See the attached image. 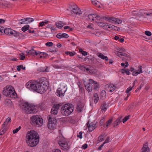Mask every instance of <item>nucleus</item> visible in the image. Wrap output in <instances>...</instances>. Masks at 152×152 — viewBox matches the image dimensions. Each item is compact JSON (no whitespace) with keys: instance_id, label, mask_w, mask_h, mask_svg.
I'll list each match as a JSON object with an SVG mask.
<instances>
[{"instance_id":"obj_50","label":"nucleus","mask_w":152,"mask_h":152,"mask_svg":"<svg viewBox=\"0 0 152 152\" xmlns=\"http://www.w3.org/2000/svg\"><path fill=\"white\" fill-rule=\"evenodd\" d=\"M121 56H124L125 57V58L126 59V58H128L129 56L127 54H126L124 53H122L121 52Z\"/></svg>"},{"instance_id":"obj_15","label":"nucleus","mask_w":152,"mask_h":152,"mask_svg":"<svg viewBox=\"0 0 152 152\" xmlns=\"http://www.w3.org/2000/svg\"><path fill=\"white\" fill-rule=\"evenodd\" d=\"M65 91H63L61 88H58L56 92V95L60 97H62L64 96Z\"/></svg>"},{"instance_id":"obj_24","label":"nucleus","mask_w":152,"mask_h":152,"mask_svg":"<svg viewBox=\"0 0 152 152\" xmlns=\"http://www.w3.org/2000/svg\"><path fill=\"white\" fill-rule=\"evenodd\" d=\"M146 11L143 10H140L137 13L134 14L135 15L139 16H144L145 15Z\"/></svg>"},{"instance_id":"obj_64","label":"nucleus","mask_w":152,"mask_h":152,"mask_svg":"<svg viewBox=\"0 0 152 152\" xmlns=\"http://www.w3.org/2000/svg\"><path fill=\"white\" fill-rule=\"evenodd\" d=\"M82 54L83 55L85 56H86L88 54L87 52L85 51H83V52Z\"/></svg>"},{"instance_id":"obj_42","label":"nucleus","mask_w":152,"mask_h":152,"mask_svg":"<svg viewBox=\"0 0 152 152\" xmlns=\"http://www.w3.org/2000/svg\"><path fill=\"white\" fill-rule=\"evenodd\" d=\"M20 128L21 127L19 126L18 128H16V129L13 130V133L14 134L17 133Z\"/></svg>"},{"instance_id":"obj_5","label":"nucleus","mask_w":152,"mask_h":152,"mask_svg":"<svg viewBox=\"0 0 152 152\" xmlns=\"http://www.w3.org/2000/svg\"><path fill=\"white\" fill-rule=\"evenodd\" d=\"M94 16L96 20H100L101 19H104L113 23H115L119 24L121 23L122 22V20L115 18L112 17L107 18L106 17H101L99 16L96 15H95Z\"/></svg>"},{"instance_id":"obj_13","label":"nucleus","mask_w":152,"mask_h":152,"mask_svg":"<svg viewBox=\"0 0 152 152\" xmlns=\"http://www.w3.org/2000/svg\"><path fill=\"white\" fill-rule=\"evenodd\" d=\"M26 53H27L26 55L28 56H30L31 55L34 56L41 55V53L39 51H36L32 48L30 50L26 51Z\"/></svg>"},{"instance_id":"obj_49","label":"nucleus","mask_w":152,"mask_h":152,"mask_svg":"<svg viewBox=\"0 0 152 152\" xmlns=\"http://www.w3.org/2000/svg\"><path fill=\"white\" fill-rule=\"evenodd\" d=\"M112 119H110L107 122V125L106 126L107 128L108 126V125L112 123Z\"/></svg>"},{"instance_id":"obj_38","label":"nucleus","mask_w":152,"mask_h":152,"mask_svg":"<svg viewBox=\"0 0 152 152\" xmlns=\"http://www.w3.org/2000/svg\"><path fill=\"white\" fill-rule=\"evenodd\" d=\"M79 69L83 71H85L86 67L83 65H80L77 66Z\"/></svg>"},{"instance_id":"obj_14","label":"nucleus","mask_w":152,"mask_h":152,"mask_svg":"<svg viewBox=\"0 0 152 152\" xmlns=\"http://www.w3.org/2000/svg\"><path fill=\"white\" fill-rule=\"evenodd\" d=\"M87 124L88 130L90 132L92 131L96 127V124L92 122L89 124V121H88Z\"/></svg>"},{"instance_id":"obj_4","label":"nucleus","mask_w":152,"mask_h":152,"mask_svg":"<svg viewBox=\"0 0 152 152\" xmlns=\"http://www.w3.org/2000/svg\"><path fill=\"white\" fill-rule=\"evenodd\" d=\"M31 123L33 125L39 127L43 124V119L39 115H34L31 118Z\"/></svg>"},{"instance_id":"obj_3","label":"nucleus","mask_w":152,"mask_h":152,"mask_svg":"<svg viewBox=\"0 0 152 152\" xmlns=\"http://www.w3.org/2000/svg\"><path fill=\"white\" fill-rule=\"evenodd\" d=\"M74 109V105L70 103H67L62 106L61 111V114L64 116L70 115Z\"/></svg>"},{"instance_id":"obj_57","label":"nucleus","mask_w":152,"mask_h":152,"mask_svg":"<svg viewBox=\"0 0 152 152\" xmlns=\"http://www.w3.org/2000/svg\"><path fill=\"white\" fill-rule=\"evenodd\" d=\"M82 132H80L79 133V135H77V136L78 137H79L80 139H81L82 138Z\"/></svg>"},{"instance_id":"obj_52","label":"nucleus","mask_w":152,"mask_h":152,"mask_svg":"<svg viewBox=\"0 0 152 152\" xmlns=\"http://www.w3.org/2000/svg\"><path fill=\"white\" fill-rule=\"evenodd\" d=\"M105 119V118L104 117H103L102 119L101 120L100 122V124L101 126H102V124L104 122V121Z\"/></svg>"},{"instance_id":"obj_45","label":"nucleus","mask_w":152,"mask_h":152,"mask_svg":"<svg viewBox=\"0 0 152 152\" xmlns=\"http://www.w3.org/2000/svg\"><path fill=\"white\" fill-rule=\"evenodd\" d=\"M145 34L147 36H150L151 35V32L148 31H146L145 32Z\"/></svg>"},{"instance_id":"obj_41","label":"nucleus","mask_w":152,"mask_h":152,"mask_svg":"<svg viewBox=\"0 0 152 152\" xmlns=\"http://www.w3.org/2000/svg\"><path fill=\"white\" fill-rule=\"evenodd\" d=\"M93 87L94 89H96L98 88V85H97V82L96 83H93Z\"/></svg>"},{"instance_id":"obj_6","label":"nucleus","mask_w":152,"mask_h":152,"mask_svg":"<svg viewBox=\"0 0 152 152\" xmlns=\"http://www.w3.org/2000/svg\"><path fill=\"white\" fill-rule=\"evenodd\" d=\"M13 88L12 86H9L6 89H4L3 91V94L7 97L11 98H15L16 94L13 91Z\"/></svg>"},{"instance_id":"obj_16","label":"nucleus","mask_w":152,"mask_h":152,"mask_svg":"<svg viewBox=\"0 0 152 152\" xmlns=\"http://www.w3.org/2000/svg\"><path fill=\"white\" fill-rule=\"evenodd\" d=\"M148 142H146L145 143L143 144V147L142 148V151L143 152H149V149L148 147Z\"/></svg>"},{"instance_id":"obj_33","label":"nucleus","mask_w":152,"mask_h":152,"mask_svg":"<svg viewBox=\"0 0 152 152\" xmlns=\"http://www.w3.org/2000/svg\"><path fill=\"white\" fill-rule=\"evenodd\" d=\"M65 53L67 55H69L70 56H73L76 54V53L75 52L69 51H66L65 52Z\"/></svg>"},{"instance_id":"obj_34","label":"nucleus","mask_w":152,"mask_h":152,"mask_svg":"<svg viewBox=\"0 0 152 152\" xmlns=\"http://www.w3.org/2000/svg\"><path fill=\"white\" fill-rule=\"evenodd\" d=\"M94 15H95L94 14H90L88 15V18L89 19V20H92L94 21V18H95V17L94 16Z\"/></svg>"},{"instance_id":"obj_8","label":"nucleus","mask_w":152,"mask_h":152,"mask_svg":"<svg viewBox=\"0 0 152 152\" xmlns=\"http://www.w3.org/2000/svg\"><path fill=\"white\" fill-rule=\"evenodd\" d=\"M96 83V82L94 81L91 79H89V82H87L85 80L83 81V83L85 85V87L88 92L92 91L93 87V83Z\"/></svg>"},{"instance_id":"obj_29","label":"nucleus","mask_w":152,"mask_h":152,"mask_svg":"<svg viewBox=\"0 0 152 152\" xmlns=\"http://www.w3.org/2000/svg\"><path fill=\"white\" fill-rule=\"evenodd\" d=\"M11 121V118L10 117L7 118L6 119L5 121L4 122L3 124V126H6L7 125V124Z\"/></svg>"},{"instance_id":"obj_2","label":"nucleus","mask_w":152,"mask_h":152,"mask_svg":"<svg viewBox=\"0 0 152 152\" xmlns=\"http://www.w3.org/2000/svg\"><path fill=\"white\" fill-rule=\"evenodd\" d=\"M26 139L27 144L31 147L36 146L39 141V137L38 133L34 130L28 132Z\"/></svg>"},{"instance_id":"obj_46","label":"nucleus","mask_w":152,"mask_h":152,"mask_svg":"<svg viewBox=\"0 0 152 152\" xmlns=\"http://www.w3.org/2000/svg\"><path fill=\"white\" fill-rule=\"evenodd\" d=\"M133 87V86H132V87H129V88H127L126 91V92L127 94H129V91L132 90Z\"/></svg>"},{"instance_id":"obj_35","label":"nucleus","mask_w":152,"mask_h":152,"mask_svg":"<svg viewBox=\"0 0 152 152\" xmlns=\"http://www.w3.org/2000/svg\"><path fill=\"white\" fill-rule=\"evenodd\" d=\"M142 70H140L139 72H136V71H134L132 73V75L133 76H137L139 74L142 73Z\"/></svg>"},{"instance_id":"obj_55","label":"nucleus","mask_w":152,"mask_h":152,"mask_svg":"<svg viewBox=\"0 0 152 152\" xmlns=\"http://www.w3.org/2000/svg\"><path fill=\"white\" fill-rule=\"evenodd\" d=\"M26 36V34H20V39L24 38H25Z\"/></svg>"},{"instance_id":"obj_19","label":"nucleus","mask_w":152,"mask_h":152,"mask_svg":"<svg viewBox=\"0 0 152 152\" xmlns=\"http://www.w3.org/2000/svg\"><path fill=\"white\" fill-rule=\"evenodd\" d=\"M13 30L10 28H7L4 30V34L7 35H11V34L13 31Z\"/></svg>"},{"instance_id":"obj_39","label":"nucleus","mask_w":152,"mask_h":152,"mask_svg":"<svg viewBox=\"0 0 152 152\" xmlns=\"http://www.w3.org/2000/svg\"><path fill=\"white\" fill-rule=\"evenodd\" d=\"M106 94L105 91L102 90L101 92L100 95L102 97H105L106 96Z\"/></svg>"},{"instance_id":"obj_9","label":"nucleus","mask_w":152,"mask_h":152,"mask_svg":"<svg viewBox=\"0 0 152 152\" xmlns=\"http://www.w3.org/2000/svg\"><path fill=\"white\" fill-rule=\"evenodd\" d=\"M48 117V126L49 129H51L56 126L57 121L56 119L53 118L51 115H49Z\"/></svg>"},{"instance_id":"obj_60","label":"nucleus","mask_w":152,"mask_h":152,"mask_svg":"<svg viewBox=\"0 0 152 152\" xmlns=\"http://www.w3.org/2000/svg\"><path fill=\"white\" fill-rule=\"evenodd\" d=\"M99 23V25L100 26H104L105 25V23Z\"/></svg>"},{"instance_id":"obj_36","label":"nucleus","mask_w":152,"mask_h":152,"mask_svg":"<svg viewBox=\"0 0 152 152\" xmlns=\"http://www.w3.org/2000/svg\"><path fill=\"white\" fill-rule=\"evenodd\" d=\"M26 22H26V23H29L31 22L34 21V19L31 18H26Z\"/></svg>"},{"instance_id":"obj_30","label":"nucleus","mask_w":152,"mask_h":152,"mask_svg":"<svg viewBox=\"0 0 152 152\" xmlns=\"http://www.w3.org/2000/svg\"><path fill=\"white\" fill-rule=\"evenodd\" d=\"M53 67L55 69H64L65 68H66L63 65L59 66L58 65H55L53 66Z\"/></svg>"},{"instance_id":"obj_43","label":"nucleus","mask_w":152,"mask_h":152,"mask_svg":"<svg viewBox=\"0 0 152 152\" xmlns=\"http://www.w3.org/2000/svg\"><path fill=\"white\" fill-rule=\"evenodd\" d=\"M19 55L20 57V59L21 60H23L25 59V57L24 56V53H22L21 54H20Z\"/></svg>"},{"instance_id":"obj_1","label":"nucleus","mask_w":152,"mask_h":152,"mask_svg":"<svg viewBox=\"0 0 152 152\" xmlns=\"http://www.w3.org/2000/svg\"><path fill=\"white\" fill-rule=\"evenodd\" d=\"M49 85L48 82L46 80L43 81L39 80V82L29 81L26 85L27 88L30 90L42 94L47 89Z\"/></svg>"},{"instance_id":"obj_58","label":"nucleus","mask_w":152,"mask_h":152,"mask_svg":"<svg viewBox=\"0 0 152 152\" xmlns=\"http://www.w3.org/2000/svg\"><path fill=\"white\" fill-rule=\"evenodd\" d=\"M115 53L118 56H119V55H121V52L117 51H115Z\"/></svg>"},{"instance_id":"obj_40","label":"nucleus","mask_w":152,"mask_h":152,"mask_svg":"<svg viewBox=\"0 0 152 152\" xmlns=\"http://www.w3.org/2000/svg\"><path fill=\"white\" fill-rule=\"evenodd\" d=\"M20 23L21 24H26V23H25V22H26V18L23 19H21L20 20Z\"/></svg>"},{"instance_id":"obj_32","label":"nucleus","mask_w":152,"mask_h":152,"mask_svg":"<svg viewBox=\"0 0 152 152\" xmlns=\"http://www.w3.org/2000/svg\"><path fill=\"white\" fill-rule=\"evenodd\" d=\"M6 126H4V127L3 126V125H2V128L1 130L0 135H3L4 133L6 131Z\"/></svg>"},{"instance_id":"obj_44","label":"nucleus","mask_w":152,"mask_h":152,"mask_svg":"<svg viewBox=\"0 0 152 152\" xmlns=\"http://www.w3.org/2000/svg\"><path fill=\"white\" fill-rule=\"evenodd\" d=\"M110 138L109 137H107L105 141L104 142V143L105 144L106 143L109 142H110Z\"/></svg>"},{"instance_id":"obj_23","label":"nucleus","mask_w":152,"mask_h":152,"mask_svg":"<svg viewBox=\"0 0 152 152\" xmlns=\"http://www.w3.org/2000/svg\"><path fill=\"white\" fill-rule=\"evenodd\" d=\"M98 56L102 59H104L105 61H107L108 60V57L107 56H104L102 53H99L97 54Z\"/></svg>"},{"instance_id":"obj_53","label":"nucleus","mask_w":152,"mask_h":152,"mask_svg":"<svg viewBox=\"0 0 152 152\" xmlns=\"http://www.w3.org/2000/svg\"><path fill=\"white\" fill-rule=\"evenodd\" d=\"M125 29L127 31H130L133 33L135 31L133 29L132 27L130 28H126Z\"/></svg>"},{"instance_id":"obj_25","label":"nucleus","mask_w":152,"mask_h":152,"mask_svg":"<svg viewBox=\"0 0 152 152\" xmlns=\"http://www.w3.org/2000/svg\"><path fill=\"white\" fill-rule=\"evenodd\" d=\"M64 23L60 21L55 23V25L58 28H61L64 26Z\"/></svg>"},{"instance_id":"obj_51","label":"nucleus","mask_w":152,"mask_h":152,"mask_svg":"<svg viewBox=\"0 0 152 152\" xmlns=\"http://www.w3.org/2000/svg\"><path fill=\"white\" fill-rule=\"evenodd\" d=\"M129 116H126L124 118V119L123 120V123H125V122H126L129 118Z\"/></svg>"},{"instance_id":"obj_17","label":"nucleus","mask_w":152,"mask_h":152,"mask_svg":"<svg viewBox=\"0 0 152 152\" xmlns=\"http://www.w3.org/2000/svg\"><path fill=\"white\" fill-rule=\"evenodd\" d=\"M84 105L81 102H79L78 103L76 107L77 111L80 112L83 109Z\"/></svg>"},{"instance_id":"obj_59","label":"nucleus","mask_w":152,"mask_h":152,"mask_svg":"<svg viewBox=\"0 0 152 152\" xmlns=\"http://www.w3.org/2000/svg\"><path fill=\"white\" fill-rule=\"evenodd\" d=\"M44 25V23L43 21L39 23V27H40V26L42 27Z\"/></svg>"},{"instance_id":"obj_48","label":"nucleus","mask_w":152,"mask_h":152,"mask_svg":"<svg viewBox=\"0 0 152 152\" xmlns=\"http://www.w3.org/2000/svg\"><path fill=\"white\" fill-rule=\"evenodd\" d=\"M53 43L52 42H48L45 44V45L48 47H50L53 45Z\"/></svg>"},{"instance_id":"obj_37","label":"nucleus","mask_w":152,"mask_h":152,"mask_svg":"<svg viewBox=\"0 0 152 152\" xmlns=\"http://www.w3.org/2000/svg\"><path fill=\"white\" fill-rule=\"evenodd\" d=\"M29 26L26 25L23 27L21 29L24 32L28 30L29 28Z\"/></svg>"},{"instance_id":"obj_10","label":"nucleus","mask_w":152,"mask_h":152,"mask_svg":"<svg viewBox=\"0 0 152 152\" xmlns=\"http://www.w3.org/2000/svg\"><path fill=\"white\" fill-rule=\"evenodd\" d=\"M61 140H58V143L61 146V149L63 150H68L69 148V146L67 142L64 141L63 137H61Z\"/></svg>"},{"instance_id":"obj_12","label":"nucleus","mask_w":152,"mask_h":152,"mask_svg":"<svg viewBox=\"0 0 152 152\" xmlns=\"http://www.w3.org/2000/svg\"><path fill=\"white\" fill-rule=\"evenodd\" d=\"M61 106V105L59 104H54L51 109V114L53 115L57 114L59 107Z\"/></svg>"},{"instance_id":"obj_62","label":"nucleus","mask_w":152,"mask_h":152,"mask_svg":"<svg viewBox=\"0 0 152 152\" xmlns=\"http://www.w3.org/2000/svg\"><path fill=\"white\" fill-rule=\"evenodd\" d=\"M105 144L103 142L102 144V145H101L99 147L98 149L99 150H101V149H102V148L103 147V146H104V144Z\"/></svg>"},{"instance_id":"obj_47","label":"nucleus","mask_w":152,"mask_h":152,"mask_svg":"<svg viewBox=\"0 0 152 152\" xmlns=\"http://www.w3.org/2000/svg\"><path fill=\"white\" fill-rule=\"evenodd\" d=\"M40 71L42 72H47L49 71V69L47 67L45 69H41L40 70Z\"/></svg>"},{"instance_id":"obj_61","label":"nucleus","mask_w":152,"mask_h":152,"mask_svg":"<svg viewBox=\"0 0 152 152\" xmlns=\"http://www.w3.org/2000/svg\"><path fill=\"white\" fill-rule=\"evenodd\" d=\"M113 88H112V89H110L109 91L110 92H112L113 91H114L115 89V86H113Z\"/></svg>"},{"instance_id":"obj_22","label":"nucleus","mask_w":152,"mask_h":152,"mask_svg":"<svg viewBox=\"0 0 152 152\" xmlns=\"http://www.w3.org/2000/svg\"><path fill=\"white\" fill-rule=\"evenodd\" d=\"M108 28L110 29H111L113 30H115L116 31H118L119 29L120 28L117 26H116L114 25H108Z\"/></svg>"},{"instance_id":"obj_7","label":"nucleus","mask_w":152,"mask_h":152,"mask_svg":"<svg viewBox=\"0 0 152 152\" xmlns=\"http://www.w3.org/2000/svg\"><path fill=\"white\" fill-rule=\"evenodd\" d=\"M23 108L26 110L27 113H36L37 110L33 106L30 105L27 103H24L23 105Z\"/></svg>"},{"instance_id":"obj_28","label":"nucleus","mask_w":152,"mask_h":152,"mask_svg":"<svg viewBox=\"0 0 152 152\" xmlns=\"http://www.w3.org/2000/svg\"><path fill=\"white\" fill-rule=\"evenodd\" d=\"M92 4L97 7H100L99 3L96 0H91Z\"/></svg>"},{"instance_id":"obj_21","label":"nucleus","mask_w":152,"mask_h":152,"mask_svg":"<svg viewBox=\"0 0 152 152\" xmlns=\"http://www.w3.org/2000/svg\"><path fill=\"white\" fill-rule=\"evenodd\" d=\"M11 35H13L15 37L18 38V39H20V33L18 32L13 30V31Z\"/></svg>"},{"instance_id":"obj_26","label":"nucleus","mask_w":152,"mask_h":152,"mask_svg":"<svg viewBox=\"0 0 152 152\" xmlns=\"http://www.w3.org/2000/svg\"><path fill=\"white\" fill-rule=\"evenodd\" d=\"M121 118H118L114 122L113 125L114 127H115V126H117L118 124H120L121 122Z\"/></svg>"},{"instance_id":"obj_54","label":"nucleus","mask_w":152,"mask_h":152,"mask_svg":"<svg viewBox=\"0 0 152 152\" xmlns=\"http://www.w3.org/2000/svg\"><path fill=\"white\" fill-rule=\"evenodd\" d=\"M98 140L100 142H101L104 140V139L103 136H99L98 138Z\"/></svg>"},{"instance_id":"obj_63","label":"nucleus","mask_w":152,"mask_h":152,"mask_svg":"<svg viewBox=\"0 0 152 152\" xmlns=\"http://www.w3.org/2000/svg\"><path fill=\"white\" fill-rule=\"evenodd\" d=\"M99 98H94V102L96 104L98 101Z\"/></svg>"},{"instance_id":"obj_11","label":"nucleus","mask_w":152,"mask_h":152,"mask_svg":"<svg viewBox=\"0 0 152 152\" xmlns=\"http://www.w3.org/2000/svg\"><path fill=\"white\" fill-rule=\"evenodd\" d=\"M72 12L77 15H80L82 14L81 11L76 4L71 5L69 7Z\"/></svg>"},{"instance_id":"obj_56","label":"nucleus","mask_w":152,"mask_h":152,"mask_svg":"<svg viewBox=\"0 0 152 152\" xmlns=\"http://www.w3.org/2000/svg\"><path fill=\"white\" fill-rule=\"evenodd\" d=\"M117 50L120 51H123V52H125L126 51L125 49L123 48H118L117 49Z\"/></svg>"},{"instance_id":"obj_20","label":"nucleus","mask_w":152,"mask_h":152,"mask_svg":"<svg viewBox=\"0 0 152 152\" xmlns=\"http://www.w3.org/2000/svg\"><path fill=\"white\" fill-rule=\"evenodd\" d=\"M11 104L12 102L9 99H6L4 101V104L6 106H8L10 107H11Z\"/></svg>"},{"instance_id":"obj_18","label":"nucleus","mask_w":152,"mask_h":152,"mask_svg":"<svg viewBox=\"0 0 152 152\" xmlns=\"http://www.w3.org/2000/svg\"><path fill=\"white\" fill-rule=\"evenodd\" d=\"M56 37L57 38L59 39H60L62 37L64 38H68L69 37V36L66 33H63V34H58L56 35Z\"/></svg>"},{"instance_id":"obj_27","label":"nucleus","mask_w":152,"mask_h":152,"mask_svg":"<svg viewBox=\"0 0 152 152\" xmlns=\"http://www.w3.org/2000/svg\"><path fill=\"white\" fill-rule=\"evenodd\" d=\"M130 70L127 69H122L121 70L122 73H126V74L128 75H129L130 74L129 72Z\"/></svg>"},{"instance_id":"obj_31","label":"nucleus","mask_w":152,"mask_h":152,"mask_svg":"<svg viewBox=\"0 0 152 152\" xmlns=\"http://www.w3.org/2000/svg\"><path fill=\"white\" fill-rule=\"evenodd\" d=\"M107 105L106 103H104L102 104L101 107L102 110L105 111L107 109Z\"/></svg>"}]
</instances>
